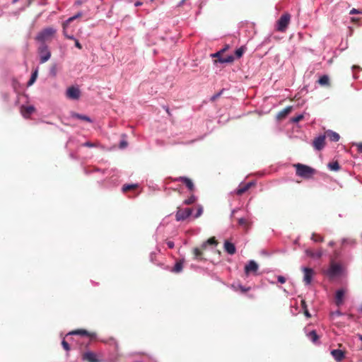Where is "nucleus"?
Segmentation results:
<instances>
[{"label":"nucleus","instance_id":"412c9836","mask_svg":"<svg viewBox=\"0 0 362 362\" xmlns=\"http://www.w3.org/2000/svg\"><path fill=\"white\" fill-rule=\"evenodd\" d=\"M83 15V13L81 11H79L78 12L76 15L69 18L67 20H66L64 22V28H68L69 24L74 21V20L81 17Z\"/></svg>","mask_w":362,"mask_h":362},{"label":"nucleus","instance_id":"c03bdc74","mask_svg":"<svg viewBox=\"0 0 362 362\" xmlns=\"http://www.w3.org/2000/svg\"><path fill=\"white\" fill-rule=\"evenodd\" d=\"M277 280L280 284H284L286 282V279L283 276H278Z\"/></svg>","mask_w":362,"mask_h":362},{"label":"nucleus","instance_id":"13d9d810","mask_svg":"<svg viewBox=\"0 0 362 362\" xmlns=\"http://www.w3.org/2000/svg\"><path fill=\"white\" fill-rule=\"evenodd\" d=\"M141 5H142V2H141V1H136V2H135V4H134V6H135L136 7L139 6H141Z\"/></svg>","mask_w":362,"mask_h":362},{"label":"nucleus","instance_id":"864d4df0","mask_svg":"<svg viewBox=\"0 0 362 362\" xmlns=\"http://www.w3.org/2000/svg\"><path fill=\"white\" fill-rule=\"evenodd\" d=\"M358 151L362 152V143L356 144Z\"/></svg>","mask_w":362,"mask_h":362},{"label":"nucleus","instance_id":"49530a36","mask_svg":"<svg viewBox=\"0 0 362 362\" xmlns=\"http://www.w3.org/2000/svg\"><path fill=\"white\" fill-rule=\"evenodd\" d=\"M74 42H75V46L78 49H82V45H81V44L79 42V41L77 39L75 40Z\"/></svg>","mask_w":362,"mask_h":362},{"label":"nucleus","instance_id":"c9c22d12","mask_svg":"<svg viewBox=\"0 0 362 362\" xmlns=\"http://www.w3.org/2000/svg\"><path fill=\"white\" fill-rule=\"evenodd\" d=\"M304 117V115L303 114H300L296 117H293L291 119V122H293V123H297L299 121H300L301 119H303Z\"/></svg>","mask_w":362,"mask_h":362},{"label":"nucleus","instance_id":"8fccbe9b","mask_svg":"<svg viewBox=\"0 0 362 362\" xmlns=\"http://www.w3.org/2000/svg\"><path fill=\"white\" fill-rule=\"evenodd\" d=\"M304 314H305V315L307 317H310V316H311V315H310V313H309V311H308V308H305V309L304 310Z\"/></svg>","mask_w":362,"mask_h":362},{"label":"nucleus","instance_id":"a211bd4d","mask_svg":"<svg viewBox=\"0 0 362 362\" xmlns=\"http://www.w3.org/2000/svg\"><path fill=\"white\" fill-rule=\"evenodd\" d=\"M344 296V291L343 289H339L336 292V304L339 306L343 303V299Z\"/></svg>","mask_w":362,"mask_h":362},{"label":"nucleus","instance_id":"052dcab7","mask_svg":"<svg viewBox=\"0 0 362 362\" xmlns=\"http://www.w3.org/2000/svg\"><path fill=\"white\" fill-rule=\"evenodd\" d=\"M334 244H335V243H334V241H330V242L328 243L329 246H330V247L334 246Z\"/></svg>","mask_w":362,"mask_h":362},{"label":"nucleus","instance_id":"5701e85b","mask_svg":"<svg viewBox=\"0 0 362 362\" xmlns=\"http://www.w3.org/2000/svg\"><path fill=\"white\" fill-rule=\"evenodd\" d=\"M291 110H292L291 106H288V107H285L284 109H283L278 113L277 118L279 119H281L286 117L287 116V115H288L291 112Z\"/></svg>","mask_w":362,"mask_h":362},{"label":"nucleus","instance_id":"ea45409f","mask_svg":"<svg viewBox=\"0 0 362 362\" xmlns=\"http://www.w3.org/2000/svg\"><path fill=\"white\" fill-rule=\"evenodd\" d=\"M223 91V90H221L218 93H217L214 94L213 96H211V100L213 102L215 101L218 98H219L221 95Z\"/></svg>","mask_w":362,"mask_h":362},{"label":"nucleus","instance_id":"c756f323","mask_svg":"<svg viewBox=\"0 0 362 362\" xmlns=\"http://www.w3.org/2000/svg\"><path fill=\"white\" fill-rule=\"evenodd\" d=\"M193 254L194 255V259H197V260H201L202 259V251L200 250L199 248H197V247H195L194 250H193Z\"/></svg>","mask_w":362,"mask_h":362},{"label":"nucleus","instance_id":"7c9ffc66","mask_svg":"<svg viewBox=\"0 0 362 362\" xmlns=\"http://www.w3.org/2000/svg\"><path fill=\"white\" fill-rule=\"evenodd\" d=\"M328 168L331 170L337 171L339 170L340 166H339V163L337 161H335V162L329 163L328 164Z\"/></svg>","mask_w":362,"mask_h":362},{"label":"nucleus","instance_id":"f03ea898","mask_svg":"<svg viewBox=\"0 0 362 362\" xmlns=\"http://www.w3.org/2000/svg\"><path fill=\"white\" fill-rule=\"evenodd\" d=\"M56 32V29L47 27L37 33L35 40L40 42L45 43V41L51 37Z\"/></svg>","mask_w":362,"mask_h":362},{"label":"nucleus","instance_id":"1a4fd4ad","mask_svg":"<svg viewBox=\"0 0 362 362\" xmlns=\"http://www.w3.org/2000/svg\"><path fill=\"white\" fill-rule=\"evenodd\" d=\"M302 270L304 273L303 282L305 285H310L314 276V271L311 268L303 267Z\"/></svg>","mask_w":362,"mask_h":362},{"label":"nucleus","instance_id":"2eb2a0df","mask_svg":"<svg viewBox=\"0 0 362 362\" xmlns=\"http://www.w3.org/2000/svg\"><path fill=\"white\" fill-rule=\"evenodd\" d=\"M325 135H326V137H327L331 141L334 142L338 141L340 139L339 134L332 130L326 131Z\"/></svg>","mask_w":362,"mask_h":362},{"label":"nucleus","instance_id":"69168bd1","mask_svg":"<svg viewBox=\"0 0 362 362\" xmlns=\"http://www.w3.org/2000/svg\"><path fill=\"white\" fill-rule=\"evenodd\" d=\"M18 0H13V3H16Z\"/></svg>","mask_w":362,"mask_h":362},{"label":"nucleus","instance_id":"cd10ccee","mask_svg":"<svg viewBox=\"0 0 362 362\" xmlns=\"http://www.w3.org/2000/svg\"><path fill=\"white\" fill-rule=\"evenodd\" d=\"M238 224L247 230L250 223L246 218H240L238 219Z\"/></svg>","mask_w":362,"mask_h":362},{"label":"nucleus","instance_id":"b1692460","mask_svg":"<svg viewBox=\"0 0 362 362\" xmlns=\"http://www.w3.org/2000/svg\"><path fill=\"white\" fill-rule=\"evenodd\" d=\"M71 117L73 118H76V119H81V120H84V121H86L88 122H93V120L91 119L90 117L86 116V115H81V114H78V113H76V112H72L71 113Z\"/></svg>","mask_w":362,"mask_h":362},{"label":"nucleus","instance_id":"7ed1b4c3","mask_svg":"<svg viewBox=\"0 0 362 362\" xmlns=\"http://www.w3.org/2000/svg\"><path fill=\"white\" fill-rule=\"evenodd\" d=\"M343 267L337 263H332L329 269L326 271V274L329 278H334L339 276L343 273Z\"/></svg>","mask_w":362,"mask_h":362},{"label":"nucleus","instance_id":"4468645a","mask_svg":"<svg viewBox=\"0 0 362 362\" xmlns=\"http://www.w3.org/2000/svg\"><path fill=\"white\" fill-rule=\"evenodd\" d=\"M331 354L337 362H341L345 357L344 352L340 349L332 350Z\"/></svg>","mask_w":362,"mask_h":362},{"label":"nucleus","instance_id":"a878e982","mask_svg":"<svg viewBox=\"0 0 362 362\" xmlns=\"http://www.w3.org/2000/svg\"><path fill=\"white\" fill-rule=\"evenodd\" d=\"M329 78L328 76H327V75H323L318 80V83L321 86H327L329 84Z\"/></svg>","mask_w":362,"mask_h":362},{"label":"nucleus","instance_id":"4be33fe9","mask_svg":"<svg viewBox=\"0 0 362 362\" xmlns=\"http://www.w3.org/2000/svg\"><path fill=\"white\" fill-rule=\"evenodd\" d=\"M305 254L307 256L313 257V258H320L322 255V252L321 250H318L317 252H313L310 249L305 250Z\"/></svg>","mask_w":362,"mask_h":362},{"label":"nucleus","instance_id":"3c124183","mask_svg":"<svg viewBox=\"0 0 362 362\" xmlns=\"http://www.w3.org/2000/svg\"><path fill=\"white\" fill-rule=\"evenodd\" d=\"M301 306H302V308L303 310H305V308H307V305H306V303L304 300H301Z\"/></svg>","mask_w":362,"mask_h":362},{"label":"nucleus","instance_id":"de8ad7c7","mask_svg":"<svg viewBox=\"0 0 362 362\" xmlns=\"http://www.w3.org/2000/svg\"><path fill=\"white\" fill-rule=\"evenodd\" d=\"M127 146V142L125 141H122L119 144V147L121 148H124Z\"/></svg>","mask_w":362,"mask_h":362},{"label":"nucleus","instance_id":"e433bc0d","mask_svg":"<svg viewBox=\"0 0 362 362\" xmlns=\"http://www.w3.org/2000/svg\"><path fill=\"white\" fill-rule=\"evenodd\" d=\"M138 185L136 184H131V185H124L122 187V191L126 192L127 190L134 189Z\"/></svg>","mask_w":362,"mask_h":362},{"label":"nucleus","instance_id":"72a5a7b5","mask_svg":"<svg viewBox=\"0 0 362 362\" xmlns=\"http://www.w3.org/2000/svg\"><path fill=\"white\" fill-rule=\"evenodd\" d=\"M311 240L315 243H317L322 242L324 240V238L322 236L317 235L316 233H313L311 236Z\"/></svg>","mask_w":362,"mask_h":362},{"label":"nucleus","instance_id":"9b49d317","mask_svg":"<svg viewBox=\"0 0 362 362\" xmlns=\"http://www.w3.org/2000/svg\"><path fill=\"white\" fill-rule=\"evenodd\" d=\"M259 268L257 263L254 260H250L245 267V272L248 274L250 272H256Z\"/></svg>","mask_w":362,"mask_h":362},{"label":"nucleus","instance_id":"a18cd8bd","mask_svg":"<svg viewBox=\"0 0 362 362\" xmlns=\"http://www.w3.org/2000/svg\"><path fill=\"white\" fill-rule=\"evenodd\" d=\"M238 287L239 288V289H240L243 293L246 292L247 291H248V290L250 289V288H245L243 286H242V285H240V284H239V285L238 286Z\"/></svg>","mask_w":362,"mask_h":362},{"label":"nucleus","instance_id":"e2e57ef3","mask_svg":"<svg viewBox=\"0 0 362 362\" xmlns=\"http://www.w3.org/2000/svg\"><path fill=\"white\" fill-rule=\"evenodd\" d=\"M358 339L362 341V335L361 334H358Z\"/></svg>","mask_w":362,"mask_h":362},{"label":"nucleus","instance_id":"a19ab883","mask_svg":"<svg viewBox=\"0 0 362 362\" xmlns=\"http://www.w3.org/2000/svg\"><path fill=\"white\" fill-rule=\"evenodd\" d=\"M83 146H85V147H89V148H93V147H95L96 146V144H94V143H92L90 141H86L85 143H83L82 144Z\"/></svg>","mask_w":362,"mask_h":362},{"label":"nucleus","instance_id":"603ef678","mask_svg":"<svg viewBox=\"0 0 362 362\" xmlns=\"http://www.w3.org/2000/svg\"><path fill=\"white\" fill-rule=\"evenodd\" d=\"M66 37L67 39L72 40H74V41H75V40H76V38L74 35H66Z\"/></svg>","mask_w":362,"mask_h":362},{"label":"nucleus","instance_id":"39448f33","mask_svg":"<svg viewBox=\"0 0 362 362\" xmlns=\"http://www.w3.org/2000/svg\"><path fill=\"white\" fill-rule=\"evenodd\" d=\"M291 19L288 13L283 14L276 23V29L279 31L284 32L287 28Z\"/></svg>","mask_w":362,"mask_h":362},{"label":"nucleus","instance_id":"09e8293b","mask_svg":"<svg viewBox=\"0 0 362 362\" xmlns=\"http://www.w3.org/2000/svg\"><path fill=\"white\" fill-rule=\"evenodd\" d=\"M166 244H167L168 247L169 248H170V249L173 248V247H174V246H175L174 243H173V241H168V242L166 243Z\"/></svg>","mask_w":362,"mask_h":362},{"label":"nucleus","instance_id":"bf43d9fd","mask_svg":"<svg viewBox=\"0 0 362 362\" xmlns=\"http://www.w3.org/2000/svg\"><path fill=\"white\" fill-rule=\"evenodd\" d=\"M187 0H182L179 4L178 6H182Z\"/></svg>","mask_w":362,"mask_h":362},{"label":"nucleus","instance_id":"393cba45","mask_svg":"<svg viewBox=\"0 0 362 362\" xmlns=\"http://www.w3.org/2000/svg\"><path fill=\"white\" fill-rule=\"evenodd\" d=\"M37 72H38L37 69H36V70H35V71H33L32 73L30 78L29 79V81L27 83L28 86H31L35 83V81H36V78L37 77Z\"/></svg>","mask_w":362,"mask_h":362},{"label":"nucleus","instance_id":"bb28decb","mask_svg":"<svg viewBox=\"0 0 362 362\" xmlns=\"http://www.w3.org/2000/svg\"><path fill=\"white\" fill-rule=\"evenodd\" d=\"M217 244V242L216 241L214 238H211L208 239L206 241L202 243V248L205 249L208 245H216Z\"/></svg>","mask_w":362,"mask_h":362},{"label":"nucleus","instance_id":"79ce46f5","mask_svg":"<svg viewBox=\"0 0 362 362\" xmlns=\"http://www.w3.org/2000/svg\"><path fill=\"white\" fill-rule=\"evenodd\" d=\"M62 345L63 346V348L66 350V351H69V344L65 341V340H63L62 342Z\"/></svg>","mask_w":362,"mask_h":362},{"label":"nucleus","instance_id":"9d476101","mask_svg":"<svg viewBox=\"0 0 362 362\" xmlns=\"http://www.w3.org/2000/svg\"><path fill=\"white\" fill-rule=\"evenodd\" d=\"M326 135H320L317 136L313 141V145L315 149L317 151L322 150L325 145Z\"/></svg>","mask_w":362,"mask_h":362},{"label":"nucleus","instance_id":"6e6d98bb","mask_svg":"<svg viewBox=\"0 0 362 362\" xmlns=\"http://www.w3.org/2000/svg\"><path fill=\"white\" fill-rule=\"evenodd\" d=\"M62 28H63V34L66 37V35H68L67 33H66V28H65L64 27V23L62 24Z\"/></svg>","mask_w":362,"mask_h":362},{"label":"nucleus","instance_id":"aec40b11","mask_svg":"<svg viewBox=\"0 0 362 362\" xmlns=\"http://www.w3.org/2000/svg\"><path fill=\"white\" fill-rule=\"evenodd\" d=\"M252 185V182H248L244 185H240L238 188L235 190V193L238 195H240L245 192Z\"/></svg>","mask_w":362,"mask_h":362},{"label":"nucleus","instance_id":"2f4dec72","mask_svg":"<svg viewBox=\"0 0 362 362\" xmlns=\"http://www.w3.org/2000/svg\"><path fill=\"white\" fill-rule=\"evenodd\" d=\"M245 51V47L243 46L237 49L235 52V54L236 57L240 58L243 56V54H244Z\"/></svg>","mask_w":362,"mask_h":362},{"label":"nucleus","instance_id":"dca6fc26","mask_svg":"<svg viewBox=\"0 0 362 362\" xmlns=\"http://www.w3.org/2000/svg\"><path fill=\"white\" fill-rule=\"evenodd\" d=\"M83 359L84 361H88V362H98L96 354L91 351L84 353L83 355Z\"/></svg>","mask_w":362,"mask_h":362},{"label":"nucleus","instance_id":"0e129e2a","mask_svg":"<svg viewBox=\"0 0 362 362\" xmlns=\"http://www.w3.org/2000/svg\"><path fill=\"white\" fill-rule=\"evenodd\" d=\"M359 310H360L361 312H362V304H361V308H360Z\"/></svg>","mask_w":362,"mask_h":362},{"label":"nucleus","instance_id":"20e7f679","mask_svg":"<svg viewBox=\"0 0 362 362\" xmlns=\"http://www.w3.org/2000/svg\"><path fill=\"white\" fill-rule=\"evenodd\" d=\"M38 53L40 54V62L41 64L45 63L51 57V52L45 43L40 45L38 48Z\"/></svg>","mask_w":362,"mask_h":362},{"label":"nucleus","instance_id":"338daca9","mask_svg":"<svg viewBox=\"0 0 362 362\" xmlns=\"http://www.w3.org/2000/svg\"><path fill=\"white\" fill-rule=\"evenodd\" d=\"M355 68H356V66H352V69H355Z\"/></svg>","mask_w":362,"mask_h":362},{"label":"nucleus","instance_id":"37998d69","mask_svg":"<svg viewBox=\"0 0 362 362\" xmlns=\"http://www.w3.org/2000/svg\"><path fill=\"white\" fill-rule=\"evenodd\" d=\"M349 13H350L351 15H353V14H357V13H361V14H362V11H359V10H358V9H356V8H352V9L350 11Z\"/></svg>","mask_w":362,"mask_h":362},{"label":"nucleus","instance_id":"423d86ee","mask_svg":"<svg viewBox=\"0 0 362 362\" xmlns=\"http://www.w3.org/2000/svg\"><path fill=\"white\" fill-rule=\"evenodd\" d=\"M66 96L71 100H78L81 96V91L76 86H71L67 88Z\"/></svg>","mask_w":362,"mask_h":362},{"label":"nucleus","instance_id":"f3484780","mask_svg":"<svg viewBox=\"0 0 362 362\" xmlns=\"http://www.w3.org/2000/svg\"><path fill=\"white\" fill-rule=\"evenodd\" d=\"M175 180L181 181L183 183H185V185L187 186V187L190 191H192L194 189V184H193L192 181L190 179H189V178H187L186 177H179L176 178Z\"/></svg>","mask_w":362,"mask_h":362},{"label":"nucleus","instance_id":"f257e3e1","mask_svg":"<svg viewBox=\"0 0 362 362\" xmlns=\"http://www.w3.org/2000/svg\"><path fill=\"white\" fill-rule=\"evenodd\" d=\"M296 174L303 178H310L315 173V170L308 165L298 163L296 164Z\"/></svg>","mask_w":362,"mask_h":362},{"label":"nucleus","instance_id":"f704fd0d","mask_svg":"<svg viewBox=\"0 0 362 362\" xmlns=\"http://www.w3.org/2000/svg\"><path fill=\"white\" fill-rule=\"evenodd\" d=\"M341 244L343 245H353L355 244V241L351 238H343L341 240Z\"/></svg>","mask_w":362,"mask_h":362},{"label":"nucleus","instance_id":"5fc2aeb1","mask_svg":"<svg viewBox=\"0 0 362 362\" xmlns=\"http://www.w3.org/2000/svg\"><path fill=\"white\" fill-rule=\"evenodd\" d=\"M229 48V45H226L225 47H223V49H221L220 51L223 53L224 52H226L228 49Z\"/></svg>","mask_w":362,"mask_h":362},{"label":"nucleus","instance_id":"f8f14e48","mask_svg":"<svg viewBox=\"0 0 362 362\" xmlns=\"http://www.w3.org/2000/svg\"><path fill=\"white\" fill-rule=\"evenodd\" d=\"M35 109L33 105L29 106H21V112L23 117L28 118L34 112Z\"/></svg>","mask_w":362,"mask_h":362},{"label":"nucleus","instance_id":"ddd939ff","mask_svg":"<svg viewBox=\"0 0 362 362\" xmlns=\"http://www.w3.org/2000/svg\"><path fill=\"white\" fill-rule=\"evenodd\" d=\"M305 332L306 337L315 344H320V341H319V336L317 334L315 330H312L308 332L306 328H305Z\"/></svg>","mask_w":362,"mask_h":362},{"label":"nucleus","instance_id":"4c0bfd02","mask_svg":"<svg viewBox=\"0 0 362 362\" xmlns=\"http://www.w3.org/2000/svg\"><path fill=\"white\" fill-rule=\"evenodd\" d=\"M195 201H196V197H195V196L192 195L190 197H189L188 199H185V200L184 201V204H187V205H188V204H193Z\"/></svg>","mask_w":362,"mask_h":362},{"label":"nucleus","instance_id":"774afa93","mask_svg":"<svg viewBox=\"0 0 362 362\" xmlns=\"http://www.w3.org/2000/svg\"><path fill=\"white\" fill-rule=\"evenodd\" d=\"M155 0H150L151 2H153Z\"/></svg>","mask_w":362,"mask_h":362},{"label":"nucleus","instance_id":"473e14b6","mask_svg":"<svg viewBox=\"0 0 362 362\" xmlns=\"http://www.w3.org/2000/svg\"><path fill=\"white\" fill-rule=\"evenodd\" d=\"M69 334H80L81 336H88V332L85 329H78L69 333Z\"/></svg>","mask_w":362,"mask_h":362},{"label":"nucleus","instance_id":"6ab92c4d","mask_svg":"<svg viewBox=\"0 0 362 362\" xmlns=\"http://www.w3.org/2000/svg\"><path fill=\"white\" fill-rule=\"evenodd\" d=\"M224 249L229 255L235 254L236 250L234 244L228 241L224 243Z\"/></svg>","mask_w":362,"mask_h":362},{"label":"nucleus","instance_id":"680f3d73","mask_svg":"<svg viewBox=\"0 0 362 362\" xmlns=\"http://www.w3.org/2000/svg\"><path fill=\"white\" fill-rule=\"evenodd\" d=\"M75 4H76V5H81V4H82V2H81V1H76L75 2Z\"/></svg>","mask_w":362,"mask_h":362},{"label":"nucleus","instance_id":"0eeeda50","mask_svg":"<svg viewBox=\"0 0 362 362\" xmlns=\"http://www.w3.org/2000/svg\"><path fill=\"white\" fill-rule=\"evenodd\" d=\"M192 210L189 208H179L176 213V220L178 221H184L192 214Z\"/></svg>","mask_w":362,"mask_h":362},{"label":"nucleus","instance_id":"c85d7f7f","mask_svg":"<svg viewBox=\"0 0 362 362\" xmlns=\"http://www.w3.org/2000/svg\"><path fill=\"white\" fill-rule=\"evenodd\" d=\"M183 264L182 262L180 261L176 262L174 267L172 269V272L175 273H179L182 270Z\"/></svg>","mask_w":362,"mask_h":362},{"label":"nucleus","instance_id":"6e6552de","mask_svg":"<svg viewBox=\"0 0 362 362\" xmlns=\"http://www.w3.org/2000/svg\"><path fill=\"white\" fill-rule=\"evenodd\" d=\"M223 53L219 50L218 52L212 54L211 57L218 58V62L221 64L232 63L234 61V57L233 55H228L226 57L222 56Z\"/></svg>","mask_w":362,"mask_h":362},{"label":"nucleus","instance_id":"4d7b16f0","mask_svg":"<svg viewBox=\"0 0 362 362\" xmlns=\"http://www.w3.org/2000/svg\"><path fill=\"white\" fill-rule=\"evenodd\" d=\"M333 315H341V313L339 311V310H337L336 312L333 313Z\"/></svg>","mask_w":362,"mask_h":362},{"label":"nucleus","instance_id":"58836bf2","mask_svg":"<svg viewBox=\"0 0 362 362\" xmlns=\"http://www.w3.org/2000/svg\"><path fill=\"white\" fill-rule=\"evenodd\" d=\"M203 213V208L202 206H199L197 210L196 214H194V218L199 217Z\"/></svg>","mask_w":362,"mask_h":362}]
</instances>
